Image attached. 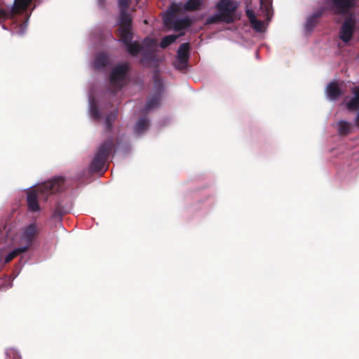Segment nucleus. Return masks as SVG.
Masks as SVG:
<instances>
[{"label":"nucleus","instance_id":"obj_4","mask_svg":"<svg viewBox=\"0 0 359 359\" xmlns=\"http://www.w3.org/2000/svg\"><path fill=\"white\" fill-rule=\"evenodd\" d=\"M215 8L222 15L224 22L230 24L234 22V15L238 8L236 2L232 0H220L216 4Z\"/></svg>","mask_w":359,"mask_h":359},{"label":"nucleus","instance_id":"obj_10","mask_svg":"<svg viewBox=\"0 0 359 359\" xmlns=\"http://www.w3.org/2000/svg\"><path fill=\"white\" fill-rule=\"evenodd\" d=\"M32 0H15L13 6L6 8L11 20L27 11Z\"/></svg>","mask_w":359,"mask_h":359},{"label":"nucleus","instance_id":"obj_22","mask_svg":"<svg viewBox=\"0 0 359 359\" xmlns=\"http://www.w3.org/2000/svg\"><path fill=\"white\" fill-rule=\"evenodd\" d=\"M347 108L350 111L359 109V89L354 92V97L347 103Z\"/></svg>","mask_w":359,"mask_h":359},{"label":"nucleus","instance_id":"obj_17","mask_svg":"<svg viewBox=\"0 0 359 359\" xmlns=\"http://www.w3.org/2000/svg\"><path fill=\"white\" fill-rule=\"evenodd\" d=\"M326 90L327 95L331 100H337L341 95V91L335 82L329 83Z\"/></svg>","mask_w":359,"mask_h":359},{"label":"nucleus","instance_id":"obj_11","mask_svg":"<svg viewBox=\"0 0 359 359\" xmlns=\"http://www.w3.org/2000/svg\"><path fill=\"white\" fill-rule=\"evenodd\" d=\"M38 232V226L34 223L29 224L24 229L21 239L26 243L25 247H27L28 249L32 245Z\"/></svg>","mask_w":359,"mask_h":359},{"label":"nucleus","instance_id":"obj_1","mask_svg":"<svg viewBox=\"0 0 359 359\" xmlns=\"http://www.w3.org/2000/svg\"><path fill=\"white\" fill-rule=\"evenodd\" d=\"M64 184V179L58 177L28 191L27 196L28 210L32 212H39L40 210L39 200L46 201L50 195L61 191L63 189Z\"/></svg>","mask_w":359,"mask_h":359},{"label":"nucleus","instance_id":"obj_18","mask_svg":"<svg viewBox=\"0 0 359 359\" xmlns=\"http://www.w3.org/2000/svg\"><path fill=\"white\" fill-rule=\"evenodd\" d=\"M124 46L128 53L132 56H137L141 51L142 52V46L137 41H130Z\"/></svg>","mask_w":359,"mask_h":359},{"label":"nucleus","instance_id":"obj_32","mask_svg":"<svg viewBox=\"0 0 359 359\" xmlns=\"http://www.w3.org/2000/svg\"><path fill=\"white\" fill-rule=\"evenodd\" d=\"M91 114L93 117L95 119L100 118L101 114L98 108L96 106H93L91 107Z\"/></svg>","mask_w":359,"mask_h":359},{"label":"nucleus","instance_id":"obj_3","mask_svg":"<svg viewBox=\"0 0 359 359\" xmlns=\"http://www.w3.org/2000/svg\"><path fill=\"white\" fill-rule=\"evenodd\" d=\"M203 4V0H187L185 4H182V2L172 3L164 18L165 25H168L172 22L174 14L180 13L183 11H196L201 8Z\"/></svg>","mask_w":359,"mask_h":359},{"label":"nucleus","instance_id":"obj_6","mask_svg":"<svg viewBox=\"0 0 359 359\" xmlns=\"http://www.w3.org/2000/svg\"><path fill=\"white\" fill-rule=\"evenodd\" d=\"M153 80L154 83V93L149 97L146 103L145 111H147L159 106L163 90V81L157 72L154 74Z\"/></svg>","mask_w":359,"mask_h":359},{"label":"nucleus","instance_id":"obj_15","mask_svg":"<svg viewBox=\"0 0 359 359\" xmlns=\"http://www.w3.org/2000/svg\"><path fill=\"white\" fill-rule=\"evenodd\" d=\"M69 212L68 208L62 203V202H57L54 209L52 217L55 219L61 221L62 217Z\"/></svg>","mask_w":359,"mask_h":359},{"label":"nucleus","instance_id":"obj_26","mask_svg":"<svg viewBox=\"0 0 359 359\" xmlns=\"http://www.w3.org/2000/svg\"><path fill=\"white\" fill-rule=\"evenodd\" d=\"M177 38V36L174 34H170V35L164 36L160 43L161 48H167L170 44L174 43L176 41Z\"/></svg>","mask_w":359,"mask_h":359},{"label":"nucleus","instance_id":"obj_29","mask_svg":"<svg viewBox=\"0 0 359 359\" xmlns=\"http://www.w3.org/2000/svg\"><path fill=\"white\" fill-rule=\"evenodd\" d=\"M219 22H223V18L222 15L217 12V14L209 17L206 20V24L211 25V24H215Z\"/></svg>","mask_w":359,"mask_h":359},{"label":"nucleus","instance_id":"obj_5","mask_svg":"<svg viewBox=\"0 0 359 359\" xmlns=\"http://www.w3.org/2000/svg\"><path fill=\"white\" fill-rule=\"evenodd\" d=\"M356 24L357 19L354 13H351L346 16L339 32V38L345 43H348L352 39Z\"/></svg>","mask_w":359,"mask_h":359},{"label":"nucleus","instance_id":"obj_23","mask_svg":"<svg viewBox=\"0 0 359 359\" xmlns=\"http://www.w3.org/2000/svg\"><path fill=\"white\" fill-rule=\"evenodd\" d=\"M27 250V247H20L10 252L5 257L4 262L8 263L17 256Z\"/></svg>","mask_w":359,"mask_h":359},{"label":"nucleus","instance_id":"obj_36","mask_svg":"<svg viewBox=\"0 0 359 359\" xmlns=\"http://www.w3.org/2000/svg\"><path fill=\"white\" fill-rule=\"evenodd\" d=\"M26 26H27V25H20V29H25V27Z\"/></svg>","mask_w":359,"mask_h":359},{"label":"nucleus","instance_id":"obj_25","mask_svg":"<svg viewBox=\"0 0 359 359\" xmlns=\"http://www.w3.org/2000/svg\"><path fill=\"white\" fill-rule=\"evenodd\" d=\"M339 134L340 135H346L350 133L351 124L345 121H341L338 123Z\"/></svg>","mask_w":359,"mask_h":359},{"label":"nucleus","instance_id":"obj_21","mask_svg":"<svg viewBox=\"0 0 359 359\" xmlns=\"http://www.w3.org/2000/svg\"><path fill=\"white\" fill-rule=\"evenodd\" d=\"M109 62V57L107 54L101 53L96 55L94 61V66L96 69L105 67Z\"/></svg>","mask_w":359,"mask_h":359},{"label":"nucleus","instance_id":"obj_2","mask_svg":"<svg viewBox=\"0 0 359 359\" xmlns=\"http://www.w3.org/2000/svg\"><path fill=\"white\" fill-rule=\"evenodd\" d=\"M116 151L114 139L109 137L104 141L98 147L90 165V170L92 172H104L107 161L109 156Z\"/></svg>","mask_w":359,"mask_h":359},{"label":"nucleus","instance_id":"obj_30","mask_svg":"<svg viewBox=\"0 0 359 359\" xmlns=\"http://www.w3.org/2000/svg\"><path fill=\"white\" fill-rule=\"evenodd\" d=\"M250 24L256 31L262 32L263 30V22L257 18L252 22H250Z\"/></svg>","mask_w":359,"mask_h":359},{"label":"nucleus","instance_id":"obj_31","mask_svg":"<svg viewBox=\"0 0 359 359\" xmlns=\"http://www.w3.org/2000/svg\"><path fill=\"white\" fill-rule=\"evenodd\" d=\"M120 11H126L128 8L130 0H118Z\"/></svg>","mask_w":359,"mask_h":359},{"label":"nucleus","instance_id":"obj_24","mask_svg":"<svg viewBox=\"0 0 359 359\" xmlns=\"http://www.w3.org/2000/svg\"><path fill=\"white\" fill-rule=\"evenodd\" d=\"M142 50H157V41L155 39L147 37L142 41Z\"/></svg>","mask_w":359,"mask_h":359},{"label":"nucleus","instance_id":"obj_13","mask_svg":"<svg viewBox=\"0 0 359 359\" xmlns=\"http://www.w3.org/2000/svg\"><path fill=\"white\" fill-rule=\"evenodd\" d=\"M189 48L190 45L189 43H184L179 47L177 50V59L179 61V65L177 67V69H182L187 66L189 58Z\"/></svg>","mask_w":359,"mask_h":359},{"label":"nucleus","instance_id":"obj_8","mask_svg":"<svg viewBox=\"0 0 359 359\" xmlns=\"http://www.w3.org/2000/svg\"><path fill=\"white\" fill-rule=\"evenodd\" d=\"M326 4L330 6L334 13L348 15L353 6V0H327Z\"/></svg>","mask_w":359,"mask_h":359},{"label":"nucleus","instance_id":"obj_7","mask_svg":"<svg viewBox=\"0 0 359 359\" xmlns=\"http://www.w3.org/2000/svg\"><path fill=\"white\" fill-rule=\"evenodd\" d=\"M129 71L128 63H123L114 67L109 75V82L116 90H121L123 86L126 76Z\"/></svg>","mask_w":359,"mask_h":359},{"label":"nucleus","instance_id":"obj_14","mask_svg":"<svg viewBox=\"0 0 359 359\" xmlns=\"http://www.w3.org/2000/svg\"><path fill=\"white\" fill-rule=\"evenodd\" d=\"M174 17L175 15L172 17V22L169 23L168 25H172L175 31L184 30L192 25V20L189 17H185L175 20H174Z\"/></svg>","mask_w":359,"mask_h":359},{"label":"nucleus","instance_id":"obj_35","mask_svg":"<svg viewBox=\"0 0 359 359\" xmlns=\"http://www.w3.org/2000/svg\"><path fill=\"white\" fill-rule=\"evenodd\" d=\"M355 124L357 126L359 127V112L357 114V116L355 118Z\"/></svg>","mask_w":359,"mask_h":359},{"label":"nucleus","instance_id":"obj_20","mask_svg":"<svg viewBox=\"0 0 359 359\" xmlns=\"http://www.w3.org/2000/svg\"><path fill=\"white\" fill-rule=\"evenodd\" d=\"M149 126V121L147 118L143 117L138 120L135 127V132L137 135H141L145 132Z\"/></svg>","mask_w":359,"mask_h":359},{"label":"nucleus","instance_id":"obj_28","mask_svg":"<svg viewBox=\"0 0 359 359\" xmlns=\"http://www.w3.org/2000/svg\"><path fill=\"white\" fill-rule=\"evenodd\" d=\"M6 357L9 359H19L21 358L20 353L13 348H10L6 350Z\"/></svg>","mask_w":359,"mask_h":359},{"label":"nucleus","instance_id":"obj_16","mask_svg":"<svg viewBox=\"0 0 359 359\" xmlns=\"http://www.w3.org/2000/svg\"><path fill=\"white\" fill-rule=\"evenodd\" d=\"M119 28H132V18L126 11H120Z\"/></svg>","mask_w":359,"mask_h":359},{"label":"nucleus","instance_id":"obj_9","mask_svg":"<svg viewBox=\"0 0 359 359\" xmlns=\"http://www.w3.org/2000/svg\"><path fill=\"white\" fill-rule=\"evenodd\" d=\"M163 57L157 54V50H142L141 62L147 67L157 68Z\"/></svg>","mask_w":359,"mask_h":359},{"label":"nucleus","instance_id":"obj_33","mask_svg":"<svg viewBox=\"0 0 359 359\" xmlns=\"http://www.w3.org/2000/svg\"><path fill=\"white\" fill-rule=\"evenodd\" d=\"M246 15L248 18L250 22H252L256 19V16L252 10L248 9L246 11Z\"/></svg>","mask_w":359,"mask_h":359},{"label":"nucleus","instance_id":"obj_27","mask_svg":"<svg viewBox=\"0 0 359 359\" xmlns=\"http://www.w3.org/2000/svg\"><path fill=\"white\" fill-rule=\"evenodd\" d=\"M117 116V112L116 111L110 112L107 115L105 118V126L107 130H111L114 121Z\"/></svg>","mask_w":359,"mask_h":359},{"label":"nucleus","instance_id":"obj_12","mask_svg":"<svg viewBox=\"0 0 359 359\" xmlns=\"http://www.w3.org/2000/svg\"><path fill=\"white\" fill-rule=\"evenodd\" d=\"M326 8L323 6L317 8L313 14L309 15L305 24V29L307 32H312L319 22L320 18L323 15Z\"/></svg>","mask_w":359,"mask_h":359},{"label":"nucleus","instance_id":"obj_19","mask_svg":"<svg viewBox=\"0 0 359 359\" xmlns=\"http://www.w3.org/2000/svg\"><path fill=\"white\" fill-rule=\"evenodd\" d=\"M119 35L121 41L123 45L128 44V43L133 40V32L132 28H118Z\"/></svg>","mask_w":359,"mask_h":359},{"label":"nucleus","instance_id":"obj_34","mask_svg":"<svg viewBox=\"0 0 359 359\" xmlns=\"http://www.w3.org/2000/svg\"><path fill=\"white\" fill-rule=\"evenodd\" d=\"M261 6H264L266 11H269L270 6L271 4V0H260Z\"/></svg>","mask_w":359,"mask_h":359}]
</instances>
